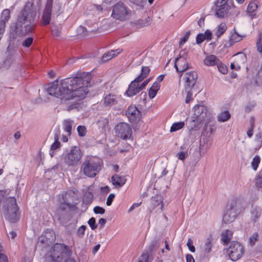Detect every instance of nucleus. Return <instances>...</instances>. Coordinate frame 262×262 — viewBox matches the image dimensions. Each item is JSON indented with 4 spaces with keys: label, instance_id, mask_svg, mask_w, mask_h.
<instances>
[{
    "label": "nucleus",
    "instance_id": "nucleus-1",
    "mask_svg": "<svg viewBox=\"0 0 262 262\" xmlns=\"http://www.w3.org/2000/svg\"><path fill=\"white\" fill-rule=\"evenodd\" d=\"M90 76L84 73L82 76L69 77L51 83L47 88L48 93L60 99L62 103L80 100L85 98L90 86Z\"/></svg>",
    "mask_w": 262,
    "mask_h": 262
},
{
    "label": "nucleus",
    "instance_id": "nucleus-2",
    "mask_svg": "<svg viewBox=\"0 0 262 262\" xmlns=\"http://www.w3.org/2000/svg\"><path fill=\"white\" fill-rule=\"evenodd\" d=\"M38 18L36 8L32 3H27L18 15L15 28L16 36L24 37L31 34Z\"/></svg>",
    "mask_w": 262,
    "mask_h": 262
},
{
    "label": "nucleus",
    "instance_id": "nucleus-3",
    "mask_svg": "<svg viewBox=\"0 0 262 262\" xmlns=\"http://www.w3.org/2000/svg\"><path fill=\"white\" fill-rule=\"evenodd\" d=\"M71 254V249L66 245L56 243L46 254V259L54 262H60L66 256Z\"/></svg>",
    "mask_w": 262,
    "mask_h": 262
},
{
    "label": "nucleus",
    "instance_id": "nucleus-4",
    "mask_svg": "<svg viewBox=\"0 0 262 262\" xmlns=\"http://www.w3.org/2000/svg\"><path fill=\"white\" fill-rule=\"evenodd\" d=\"M7 204L3 207V213L5 218L10 222H16L18 220V208L14 198H9L6 201Z\"/></svg>",
    "mask_w": 262,
    "mask_h": 262
},
{
    "label": "nucleus",
    "instance_id": "nucleus-5",
    "mask_svg": "<svg viewBox=\"0 0 262 262\" xmlns=\"http://www.w3.org/2000/svg\"><path fill=\"white\" fill-rule=\"evenodd\" d=\"M82 167L84 174L89 177H94L101 169L100 160L96 158H90L85 160Z\"/></svg>",
    "mask_w": 262,
    "mask_h": 262
},
{
    "label": "nucleus",
    "instance_id": "nucleus-6",
    "mask_svg": "<svg viewBox=\"0 0 262 262\" xmlns=\"http://www.w3.org/2000/svg\"><path fill=\"white\" fill-rule=\"evenodd\" d=\"M53 4H54V12L58 13L60 10L61 4L59 2L56 1L53 3V0H47L41 19V23L43 26H46L50 24Z\"/></svg>",
    "mask_w": 262,
    "mask_h": 262
},
{
    "label": "nucleus",
    "instance_id": "nucleus-7",
    "mask_svg": "<svg viewBox=\"0 0 262 262\" xmlns=\"http://www.w3.org/2000/svg\"><path fill=\"white\" fill-rule=\"evenodd\" d=\"M150 69L149 67H142L141 74L131 82L128 86V90L125 92L126 94L128 97H132L140 91L139 87V83L148 75Z\"/></svg>",
    "mask_w": 262,
    "mask_h": 262
},
{
    "label": "nucleus",
    "instance_id": "nucleus-8",
    "mask_svg": "<svg viewBox=\"0 0 262 262\" xmlns=\"http://www.w3.org/2000/svg\"><path fill=\"white\" fill-rule=\"evenodd\" d=\"M82 157V153L77 146L73 147L69 151L63 155L64 164L68 166H75L78 164Z\"/></svg>",
    "mask_w": 262,
    "mask_h": 262
},
{
    "label": "nucleus",
    "instance_id": "nucleus-9",
    "mask_svg": "<svg viewBox=\"0 0 262 262\" xmlns=\"http://www.w3.org/2000/svg\"><path fill=\"white\" fill-rule=\"evenodd\" d=\"M193 118L191 120L190 127L191 129H195L206 118L207 109L204 105L196 104L193 107Z\"/></svg>",
    "mask_w": 262,
    "mask_h": 262
},
{
    "label": "nucleus",
    "instance_id": "nucleus-10",
    "mask_svg": "<svg viewBox=\"0 0 262 262\" xmlns=\"http://www.w3.org/2000/svg\"><path fill=\"white\" fill-rule=\"evenodd\" d=\"M244 252L243 246L241 243L235 241L231 242L227 249V253L232 261H236L240 259L244 255Z\"/></svg>",
    "mask_w": 262,
    "mask_h": 262
},
{
    "label": "nucleus",
    "instance_id": "nucleus-11",
    "mask_svg": "<svg viewBox=\"0 0 262 262\" xmlns=\"http://www.w3.org/2000/svg\"><path fill=\"white\" fill-rule=\"evenodd\" d=\"M128 14V8L122 2L119 1L113 6L111 16L114 18L124 20L127 19Z\"/></svg>",
    "mask_w": 262,
    "mask_h": 262
},
{
    "label": "nucleus",
    "instance_id": "nucleus-12",
    "mask_svg": "<svg viewBox=\"0 0 262 262\" xmlns=\"http://www.w3.org/2000/svg\"><path fill=\"white\" fill-rule=\"evenodd\" d=\"M239 213V211L236 202L231 201L227 206L223 215V220L225 223H231L234 221Z\"/></svg>",
    "mask_w": 262,
    "mask_h": 262
},
{
    "label": "nucleus",
    "instance_id": "nucleus-13",
    "mask_svg": "<svg viewBox=\"0 0 262 262\" xmlns=\"http://www.w3.org/2000/svg\"><path fill=\"white\" fill-rule=\"evenodd\" d=\"M116 135L122 139H129L132 135V130L130 126L126 123L121 122L115 126Z\"/></svg>",
    "mask_w": 262,
    "mask_h": 262
},
{
    "label": "nucleus",
    "instance_id": "nucleus-14",
    "mask_svg": "<svg viewBox=\"0 0 262 262\" xmlns=\"http://www.w3.org/2000/svg\"><path fill=\"white\" fill-rule=\"evenodd\" d=\"M198 77V73L195 71L186 72L183 77L184 90L192 89L196 83Z\"/></svg>",
    "mask_w": 262,
    "mask_h": 262
},
{
    "label": "nucleus",
    "instance_id": "nucleus-15",
    "mask_svg": "<svg viewBox=\"0 0 262 262\" xmlns=\"http://www.w3.org/2000/svg\"><path fill=\"white\" fill-rule=\"evenodd\" d=\"M186 56V55L184 56L180 55V56L176 58L175 60L174 67L176 71L180 73V77L182 76V73L189 68Z\"/></svg>",
    "mask_w": 262,
    "mask_h": 262
},
{
    "label": "nucleus",
    "instance_id": "nucleus-16",
    "mask_svg": "<svg viewBox=\"0 0 262 262\" xmlns=\"http://www.w3.org/2000/svg\"><path fill=\"white\" fill-rule=\"evenodd\" d=\"M55 235L51 229H47L39 236L38 241L41 244L48 245L54 242Z\"/></svg>",
    "mask_w": 262,
    "mask_h": 262
},
{
    "label": "nucleus",
    "instance_id": "nucleus-17",
    "mask_svg": "<svg viewBox=\"0 0 262 262\" xmlns=\"http://www.w3.org/2000/svg\"><path fill=\"white\" fill-rule=\"evenodd\" d=\"M230 9V5H223L215 3V15L217 17H224L227 16Z\"/></svg>",
    "mask_w": 262,
    "mask_h": 262
},
{
    "label": "nucleus",
    "instance_id": "nucleus-18",
    "mask_svg": "<svg viewBox=\"0 0 262 262\" xmlns=\"http://www.w3.org/2000/svg\"><path fill=\"white\" fill-rule=\"evenodd\" d=\"M126 115L131 122L139 119L140 112L135 105H130L126 111Z\"/></svg>",
    "mask_w": 262,
    "mask_h": 262
},
{
    "label": "nucleus",
    "instance_id": "nucleus-19",
    "mask_svg": "<svg viewBox=\"0 0 262 262\" xmlns=\"http://www.w3.org/2000/svg\"><path fill=\"white\" fill-rule=\"evenodd\" d=\"M60 131L59 128L57 129L56 133L54 136V142L51 146L49 154L51 157H53L55 154V151L58 149L61 146L60 142L58 141Z\"/></svg>",
    "mask_w": 262,
    "mask_h": 262
},
{
    "label": "nucleus",
    "instance_id": "nucleus-20",
    "mask_svg": "<svg viewBox=\"0 0 262 262\" xmlns=\"http://www.w3.org/2000/svg\"><path fill=\"white\" fill-rule=\"evenodd\" d=\"M121 100L120 96L114 94L106 95L104 99V103L107 106L116 104Z\"/></svg>",
    "mask_w": 262,
    "mask_h": 262
},
{
    "label": "nucleus",
    "instance_id": "nucleus-21",
    "mask_svg": "<svg viewBox=\"0 0 262 262\" xmlns=\"http://www.w3.org/2000/svg\"><path fill=\"white\" fill-rule=\"evenodd\" d=\"M258 2L256 1L251 2L248 5L247 8V13L250 17L251 19L256 17L255 12L258 8Z\"/></svg>",
    "mask_w": 262,
    "mask_h": 262
},
{
    "label": "nucleus",
    "instance_id": "nucleus-22",
    "mask_svg": "<svg viewBox=\"0 0 262 262\" xmlns=\"http://www.w3.org/2000/svg\"><path fill=\"white\" fill-rule=\"evenodd\" d=\"M112 181L115 187H121L125 183L126 180L124 176L115 174L112 177Z\"/></svg>",
    "mask_w": 262,
    "mask_h": 262
},
{
    "label": "nucleus",
    "instance_id": "nucleus-23",
    "mask_svg": "<svg viewBox=\"0 0 262 262\" xmlns=\"http://www.w3.org/2000/svg\"><path fill=\"white\" fill-rule=\"evenodd\" d=\"M212 38V33L209 30L206 31L204 33H200L196 37V43L201 44L205 40H210Z\"/></svg>",
    "mask_w": 262,
    "mask_h": 262
},
{
    "label": "nucleus",
    "instance_id": "nucleus-24",
    "mask_svg": "<svg viewBox=\"0 0 262 262\" xmlns=\"http://www.w3.org/2000/svg\"><path fill=\"white\" fill-rule=\"evenodd\" d=\"M204 63L207 66H213L220 63V60L214 55H209L206 57Z\"/></svg>",
    "mask_w": 262,
    "mask_h": 262
},
{
    "label": "nucleus",
    "instance_id": "nucleus-25",
    "mask_svg": "<svg viewBox=\"0 0 262 262\" xmlns=\"http://www.w3.org/2000/svg\"><path fill=\"white\" fill-rule=\"evenodd\" d=\"M261 215V209L259 207H253L251 212V220L252 222L256 223Z\"/></svg>",
    "mask_w": 262,
    "mask_h": 262
},
{
    "label": "nucleus",
    "instance_id": "nucleus-26",
    "mask_svg": "<svg viewBox=\"0 0 262 262\" xmlns=\"http://www.w3.org/2000/svg\"><path fill=\"white\" fill-rule=\"evenodd\" d=\"M244 36L239 35L235 31L232 33L228 42V46L231 47L235 43L241 41Z\"/></svg>",
    "mask_w": 262,
    "mask_h": 262
},
{
    "label": "nucleus",
    "instance_id": "nucleus-27",
    "mask_svg": "<svg viewBox=\"0 0 262 262\" xmlns=\"http://www.w3.org/2000/svg\"><path fill=\"white\" fill-rule=\"evenodd\" d=\"M235 58L234 61L235 62L236 66L241 68V66L246 60V56L242 53H238L234 55Z\"/></svg>",
    "mask_w": 262,
    "mask_h": 262
},
{
    "label": "nucleus",
    "instance_id": "nucleus-28",
    "mask_svg": "<svg viewBox=\"0 0 262 262\" xmlns=\"http://www.w3.org/2000/svg\"><path fill=\"white\" fill-rule=\"evenodd\" d=\"M121 52V50L120 49H117L116 50H112L111 51H109L105 54H103V55L102 57V60L104 62L106 61L113 57L117 56L119 53H120Z\"/></svg>",
    "mask_w": 262,
    "mask_h": 262
},
{
    "label": "nucleus",
    "instance_id": "nucleus-29",
    "mask_svg": "<svg viewBox=\"0 0 262 262\" xmlns=\"http://www.w3.org/2000/svg\"><path fill=\"white\" fill-rule=\"evenodd\" d=\"M227 28L226 24L225 23H222L214 29V33L217 38H219L225 32Z\"/></svg>",
    "mask_w": 262,
    "mask_h": 262
},
{
    "label": "nucleus",
    "instance_id": "nucleus-30",
    "mask_svg": "<svg viewBox=\"0 0 262 262\" xmlns=\"http://www.w3.org/2000/svg\"><path fill=\"white\" fill-rule=\"evenodd\" d=\"M212 247V240L210 238H208L204 243L203 246V250L205 254L210 252Z\"/></svg>",
    "mask_w": 262,
    "mask_h": 262
},
{
    "label": "nucleus",
    "instance_id": "nucleus-31",
    "mask_svg": "<svg viewBox=\"0 0 262 262\" xmlns=\"http://www.w3.org/2000/svg\"><path fill=\"white\" fill-rule=\"evenodd\" d=\"M73 121L70 119H66L63 122V127L64 131L70 135L71 133Z\"/></svg>",
    "mask_w": 262,
    "mask_h": 262
},
{
    "label": "nucleus",
    "instance_id": "nucleus-32",
    "mask_svg": "<svg viewBox=\"0 0 262 262\" xmlns=\"http://www.w3.org/2000/svg\"><path fill=\"white\" fill-rule=\"evenodd\" d=\"M211 146V142L206 138H203L200 141V150H207Z\"/></svg>",
    "mask_w": 262,
    "mask_h": 262
},
{
    "label": "nucleus",
    "instance_id": "nucleus-33",
    "mask_svg": "<svg viewBox=\"0 0 262 262\" xmlns=\"http://www.w3.org/2000/svg\"><path fill=\"white\" fill-rule=\"evenodd\" d=\"M230 118V114L228 111L221 112L217 116L218 120L220 122L227 121Z\"/></svg>",
    "mask_w": 262,
    "mask_h": 262
},
{
    "label": "nucleus",
    "instance_id": "nucleus-34",
    "mask_svg": "<svg viewBox=\"0 0 262 262\" xmlns=\"http://www.w3.org/2000/svg\"><path fill=\"white\" fill-rule=\"evenodd\" d=\"M151 201L154 207H156L160 206V209L162 208L163 205L162 204V198L161 196L156 195L154 197H152Z\"/></svg>",
    "mask_w": 262,
    "mask_h": 262
},
{
    "label": "nucleus",
    "instance_id": "nucleus-35",
    "mask_svg": "<svg viewBox=\"0 0 262 262\" xmlns=\"http://www.w3.org/2000/svg\"><path fill=\"white\" fill-rule=\"evenodd\" d=\"M232 236V232L230 230H226L222 235V239L224 244H227Z\"/></svg>",
    "mask_w": 262,
    "mask_h": 262
},
{
    "label": "nucleus",
    "instance_id": "nucleus-36",
    "mask_svg": "<svg viewBox=\"0 0 262 262\" xmlns=\"http://www.w3.org/2000/svg\"><path fill=\"white\" fill-rule=\"evenodd\" d=\"M185 123L184 122H178L174 123L170 127V132L177 131L184 126Z\"/></svg>",
    "mask_w": 262,
    "mask_h": 262
},
{
    "label": "nucleus",
    "instance_id": "nucleus-37",
    "mask_svg": "<svg viewBox=\"0 0 262 262\" xmlns=\"http://www.w3.org/2000/svg\"><path fill=\"white\" fill-rule=\"evenodd\" d=\"M260 162V158L258 156H256L253 158L251 165L254 170L256 171L257 170Z\"/></svg>",
    "mask_w": 262,
    "mask_h": 262
},
{
    "label": "nucleus",
    "instance_id": "nucleus-38",
    "mask_svg": "<svg viewBox=\"0 0 262 262\" xmlns=\"http://www.w3.org/2000/svg\"><path fill=\"white\" fill-rule=\"evenodd\" d=\"M10 16V11L9 9H5L3 10L1 15V20H4V22L7 21Z\"/></svg>",
    "mask_w": 262,
    "mask_h": 262
},
{
    "label": "nucleus",
    "instance_id": "nucleus-39",
    "mask_svg": "<svg viewBox=\"0 0 262 262\" xmlns=\"http://www.w3.org/2000/svg\"><path fill=\"white\" fill-rule=\"evenodd\" d=\"M86 228V226L84 225H82L79 227L76 231V236L80 238L83 237V235H84Z\"/></svg>",
    "mask_w": 262,
    "mask_h": 262
},
{
    "label": "nucleus",
    "instance_id": "nucleus-40",
    "mask_svg": "<svg viewBox=\"0 0 262 262\" xmlns=\"http://www.w3.org/2000/svg\"><path fill=\"white\" fill-rule=\"evenodd\" d=\"M188 156V152L187 150L185 151H180L176 155V157L180 160H184Z\"/></svg>",
    "mask_w": 262,
    "mask_h": 262
},
{
    "label": "nucleus",
    "instance_id": "nucleus-41",
    "mask_svg": "<svg viewBox=\"0 0 262 262\" xmlns=\"http://www.w3.org/2000/svg\"><path fill=\"white\" fill-rule=\"evenodd\" d=\"M190 35V31H188L179 41V47L182 48L184 44L187 41Z\"/></svg>",
    "mask_w": 262,
    "mask_h": 262
},
{
    "label": "nucleus",
    "instance_id": "nucleus-42",
    "mask_svg": "<svg viewBox=\"0 0 262 262\" xmlns=\"http://www.w3.org/2000/svg\"><path fill=\"white\" fill-rule=\"evenodd\" d=\"M255 186L258 188H262V173H260L255 179Z\"/></svg>",
    "mask_w": 262,
    "mask_h": 262
},
{
    "label": "nucleus",
    "instance_id": "nucleus-43",
    "mask_svg": "<svg viewBox=\"0 0 262 262\" xmlns=\"http://www.w3.org/2000/svg\"><path fill=\"white\" fill-rule=\"evenodd\" d=\"M258 238V233L257 232L254 233L249 238V244L253 246L255 244Z\"/></svg>",
    "mask_w": 262,
    "mask_h": 262
},
{
    "label": "nucleus",
    "instance_id": "nucleus-44",
    "mask_svg": "<svg viewBox=\"0 0 262 262\" xmlns=\"http://www.w3.org/2000/svg\"><path fill=\"white\" fill-rule=\"evenodd\" d=\"M192 89L190 90H184L185 93H186L187 95L185 99V102L186 103H188L190 101H191L192 98V92L191 91Z\"/></svg>",
    "mask_w": 262,
    "mask_h": 262
},
{
    "label": "nucleus",
    "instance_id": "nucleus-45",
    "mask_svg": "<svg viewBox=\"0 0 262 262\" xmlns=\"http://www.w3.org/2000/svg\"><path fill=\"white\" fill-rule=\"evenodd\" d=\"M77 132L79 136L83 137L86 135V129L84 126H78L77 127Z\"/></svg>",
    "mask_w": 262,
    "mask_h": 262
},
{
    "label": "nucleus",
    "instance_id": "nucleus-46",
    "mask_svg": "<svg viewBox=\"0 0 262 262\" xmlns=\"http://www.w3.org/2000/svg\"><path fill=\"white\" fill-rule=\"evenodd\" d=\"M33 38L31 37L26 38L22 42V45L25 47H29L33 42Z\"/></svg>",
    "mask_w": 262,
    "mask_h": 262
},
{
    "label": "nucleus",
    "instance_id": "nucleus-47",
    "mask_svg": "<svg viewBox=\"0 0 262 262\" xmlns=\"http://www.w3.org/2000/svg\"><path fill=\"white\" fill-rule=\"evenodd\" d=\"M219 71L222 74H225L227 72V69L226 67L222 64V63L220 61V63L217 65Z\"/></svg>",
    "mask_w": 262,
    "mask_h": 262
},
{
    "label": "nucleus",
    "instance_id": "nucleus-48",
    "mask_svg": "<svg viewBox=\"0 0 262 262\" xmlns=\"http://www.w3.org/2000/svg\"><path fill=\"white\" fill-rule=\"evenodd\" d=\"M88 224L92 230H94L97 227L96 224V220L94 217H91L89 220Z\"/></svg>",
    "mask_w": 262,
    "mask_h": 262
},
{
    "label": "nucleus",
    "instance_id": "nucleus-49",
    "mask_svg": "<svg viewBox=\"0 0 262 262\" xmlns=\"http://www.w3.org/2000/svg\"><path fill=\"white\" fill-rule=\"evenodd\" d=\"M148 254L147 253H143L138 258L137 262H147L148 260Z\"/></svg>",
    "mask_w": 262,
    "mask_h": 262
},
{
    "label": "nucleus",
    "instance_id": "nucleus-50",
    "mask_svg": "<svg viewBox=\"0 0 262 262\" xmlns=\"http://www.w3.org/2000/svg\"><path fill=\"white\" fill-rule=\"evenodd\" d=\"M187 246L188 248H189V250L191 252H195V248L193 246V241L191 238H189L188 239L187 243Z\"/></svg>",
    "mask_w": 262,
    "mask_h": 262
},
{
    "label": "nucleus",
    "instance_id": "nucleus-51",
    "mask_svg": "<svg viewBox=\"0 0 262 262\" xmlns=\"http://www.w3.org/2000/svg\"><path fill=\"white\" fill-rule=\"evenodd\" d=\"M93 211L96 214H103L105 212V210L102 207L100 206H96L94 208Z\"/></svg>",
    "mask_w": 262,
    "mask_h": 262
},
{
    "label": "nucleus",
    "instance_id": "nucleus-52",
    "mask_svg": "<svg viewBox=\"0 0 262 262\" xmlns=\"http://www.w3.org/2000/svg\"><path fill=\"white\" fill-rule=\"evenodd\" d=\"M115 196V195L114 193H111L109 194V195L108 196V197L107 198V200H106V204L107 206H109L112 205Z\"/></svg>",
    "mask_w": 262,
    "mask_h": 262
},
{
    "label": "nucleus",
    "instance_id": "nucleus-53",
    "mask_svg": "<svg viewBox=\"0 0 262 262\" xmlns=\"http://www.w3.org/2000/svg\"><path fill=\"white\" fill-rule=\"evenodd\" d=\"M256 48L257 51L262 53V39L259 38L256 42Z\"/></svg>",
    "mask_w": 262,
    "mask_h": 262
},
{
    "label": "nucleus",
    "instance_id": "nucleus-54",
    "mask_svg": "<svg viewBox=\"0 0 262 262\" xmlns=\"http://www.w3.org/2000/svg\"><path fill=\"white\" fill-rule=\"evenodd\" d=\"M6 23L4 20H0V34L3 35L5 32Z\"/></svg>",
    "mask_w": 262,
    "mask_h": 262
},
{
    "label": "nucleus",
    "instance_id": "nucleus-55",
    "mask_svg": "<svg viewBox=\"0 0 262 262\" xmlns=\"http://www.w3.org/2000/svg\"><path fill=\"white\" fill-rule=\"evenodd\" d=\"M157 91H156V90L151 89V88L149 89L148 91V95L150 98H154L157 95Z\"/></svg>",
    "mask_w": 262,
    "mask_h": 262
},
{
    "label": "nucleus",
    "instance_id": "nucleus-56",
    "mask_svg": "<svg viewBox=\"0 0 262 262\" xmlns=\"http://www.w3.org/2000/svg\"><path fill=\"white\" fill-rule=\"evenodd\" d=\"M130 1L138 6H142L146 3V0H130Z\"/></svg>",
    "mask_w": 262,
    "mask_h": 262
},
{
    "label": "nucleus",
    "instance_id": "nucleus-57",
    "mask_svg": "<svg viewBox=\"0 0 262 262\" xmlns=\"http://www.w3.org/2000/svg\"><path fill=\"white\" fill-rule=\"evenodd\" d=\"M141 204V202L139 203H134L132 206L129 208L128 210V212L130 213L135 208L138 207L139 206H140Z\"/></svg>",
    "mask_w": 262,
    "mask_h": 262
},
{
    "label": "nucleus",
    "instance_id": "nucleus-58",
    "mask_svg": "<svg viewBox=\"0 0 262 262\" xmlns=\"http://www.w3.org/2000/svg\"><path fill=\"white\" fill-rule=\"evenodd\" d=\"M0 262H8L7 256L1 253H0Z\"/></svg>",
    "mask_w": 262,
    "mask_h": 262
},
{
    "label": "nucleus",
    "instance_id": "nucleus-59",
    "mask_svg": "<svg viewBox=\"0 0 262 262\" xmlns=\"http://www.w3.org/2000/svg\"><path fill=\"white\" fill-rule=\"evenodd\" d=\"M251 127L249 129L247 133V136L248 137L251 138L253 135V122H251Z\"/></svg>",
    "mask_w": 262,
    "mask_h": 262
},
{
    "label": "nucleus",
    "instance_id": "nucleus-60",
    "mask_svg": "<svg viewBox=\"0 0 262 262\" xmlns=\"http://www.w3.org/2000/svg\"><path fill=\"white\" fill-rule=\"evenodd\" d=\"M150 79H146L145 81H144L140 86L139 85V87L140 88V90H142L145 88V87L146 86L147 83L149 82Z\"/></svg>",
    "mask_w": 262,
    "mask_h": 262
},
{
    "label": "nucleus",
    "instance_id": "nucleus-61",
    "mask_svg": "<svg viewBox=\"0 0 262 262\" xmlns=\"http://www.w3.org/2000/svg\"><path fill=\"white\" fill-rule=\"evenodd\" d=\"M160 87V84L157 82H155L151 87V89L156 90V91H158Z\"/></svg>",
    "mask_w": 262,
    "mask_h": 262
},
{
    "label": "nucleus",
    "instance_id": "nucleus-62",
    "mask_svg": "<svg viewBox=\"0 0 262 262\" xmlns=\"http://www.w3.org/2000/svg\"><path fill=\"white\" fill-rule=\"evenodd\" d=\"M205 17L202 16L198 21V25L200 27H202L204 25Z\"/></svg>",
    "mask_w": 262,
    "mask_h": 262
},
{
    "label": "nucleus",
    "instance_id": "nucleus-63",
    "mask_svg": "<svg viewBox=\"0 0 262 262\" xmlns=\"http://www.w3.org/2000/svg\"><path fill=\"white\" fill-rule=\"evenodd\" d=\"M229 1L230 0H216L215 3L223 5H229Z\"/></svg>",
    "mask_w": 262,
    "mask_h": 262
},
{
    "label": "nucleus",
    "instance_id": "nucleus-64",
    "mask_svg": "<svg viewBox=\"0 0 262 262\" xmlns=\"http://www.w3.org/2000/svg\"><path fill=\"white\" fill-rule=\"evenodd\" d=\"M187 262H194V259L191 255H187L186 256Z\"/></svg>",
    "mask_w": 262,
    "mask_h": 262
}]
</instances>
